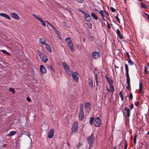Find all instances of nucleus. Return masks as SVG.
I'll return each instance as SVG.
<instances>
[{"label":"nucleus","mask_w":149,"mask_h":149,"mask_svg":"<svg viewBox=\"0 0 149 149\" xmlns=\"http://www.w3.org/2000/svg\"><path fill=\"white\" fill-rule=\"evenodd\" d=\"M64 68L65 71L67 74L69 75H71L72 73L70 69V67L65 62H63L62 64Z\"/></svg>","instance_id":"f257e3e1"},{"label":"nucleus","mask_w":149,"mask_h":149,"mask_svg":"<svg viewBox=\"0 0 149 149\" xmlns=\"http://www.w3.org/2000/svg\"><path fill=\"white\" fill-rule=\"evenodd\" d=\"M38 52L42 61L45 63H46L48 60L47 56L45 55L44 54L41 53L39 50H38Z\"/></svg>","instance_id":"f03ea898"},{"label":"nucleus","mask_w":149,"mask_h":149,"mask_svg":"<svg viewBox=\"0 0 149 149\" xmlns=\"http://www.w3.org/2000/svg\"><path fill=\"white\" fill-rule=\"evenodd\" d=\"M95 139L93 134H92L91 136L87 138V141L89 145H92Z\"/></svg>","instance_id":"7ed1b4c3"},{"label":"nucleus","mask_w":149,"mask_h":149,"mask_svg":"<svg viewBox=\"0 0 149 149\" xmlns=\"http://www.w3.org/2000/svg\"><path fill=\"white\" fill-rule=\"evenodd\" d=\"M32 15L37 20H38L39 21H40L42 24L43 26H45L46 24L45 23V22L40 17H39L38 16L36 15L35 14H33Z\"/></svg>","instance_id":"20e7f679"},{"label":"nucleus","mask_w":149,"mask_h":149,"mask_svg":"<svg viewBox=\"0 0 149 149\" xmlns=\"http://www.w3.org/2000/svg\"><path fill=\"white\" fill-rule=\"evenodd\" d=\"M72 74V78L77 83L79 81V75L77 72H75L73 73Z\"/></svg>","instance_id":"39448f33"},{"label":"nucleus","mask_w":149,"mask_h":149,"mask_svg":"<svg viewBox=\"0 0 149 149\" xmlns=\"http://www.w3.org/2000/svg\"><path fill=\"white\" fill-rule=\"evenodd\" d=\"M92 56L94 59L98 58L100 56V52L97 51H94L92 53Z\"/></svg>","instance_id":"423d86ee"},{"label":"nucleus","mask_w":149,"mask_h":149,"mask_svg":"<svg viewBox=\"0 0 149 149\" xmlns=\"http://www.w3.org/2000/svg\"><path fill=\"white\" fill-rule=\"evenodd\" d=\"M94 124L95 127H99L101 124V120L99 117L96 118L94 122Z\"/></svg>","instance_id":"0eeeda50"},{"label":"nucleus","mask_w":149,"mask_h":149,"mask_svg":"<svg viewBox=\"0 0 149 149\" xmlns=\"http://www.w3.org/2000/svg\"><path fill=\"white\" fill-rule=\"evenodd\" d=\"M78 128V122L77 121L74 122L73 125L72 131L73 132L77 131Z\"/></svg>","instance_id":"6e6552de"},{"label":"nucleus","mask_w":149,"mask_h":149,"mask_svg":"<svg viewBox=\"0 0 149 149\" xmlns=\"http://www.w3.org/2000/svg\"><path fill=\"white\" fill-rule=\"evenodd\" d=\"M109 88L110 89H109L107 86H106V88L107 90V92L110 93L111 94V95L112 96L113 95V92L114 91V87L109 86Z\"/></svg>","instance_id":"1a4fd4ad"},{"label":"nucleus","mask_w":149,"mask_h":149,"mask_svg":"<svg viewBox=\"0 0 149 149\" xmlns=\"http://www.w3.org/2000/svg\"><path fill=\"white\" fill-rule=\"evenodd\" d=\"M91 104L89 102H86L85 104V109L88 112H89L90 110V106Z\"/></svg>","instance_id":"9d476101"},{"label":"nucleus","mask_w":149,"mask_h":149,"mask_svg":"<svg viewBox=\"0 0 149 149\" xmlns=\"http://www.w3.org/2000/svg\"><path fill=\"white\" fill-rule=\"evenodd\" d=\"M106 79L109 84V86H113V81L110 77H108L107 75L105 77Z\"/></svg>","instance_id":"9b49d317"},{"label":"nucleus","mask_w":149,"mask_h":149,"mask_svg":"<svg viewBox=\"0 0 149 149\" xmlns=\"http://www.w3.org/2000/svg\"><path fill=\"white\" fill-rule=\"evenodd\" d=\"M96 10L97 11L98 13L100 15L101 17H102V19L105 21L107 22V21L106 20L105 18L104 15V12L102 10H98L97 9Z\"/></svg>","instance_id":"f8f14e48"},{"label":"nucleus","mask_w":149,"mask_h":149,"mask_svg":"<svg viewBox=\"0 0 149 149\" xmlns=\"http://www.w3.org/2000/svg\"><path fill=\"white\" fill-rule=\"evenodd\" d=\"M54 130L52 128L50 130L49 132L48 137L49 138H52L54 136Z\"/></svg>","instance_id":"ddd939ff"},{"label":"nucleus","mask_w":149,"mask_h":149,"mask_svg":"<svg viewBox=\"0 0 149 149\" xmlns=\"http://www.w3.org/2000/svg\"><path fill=\"white\" fill-rule=\"evenodd\" d=\"M10 15L12 17L15 19L19 20L20 19V17L18 15L15 13H12L10 14Z\"/></svg>","instance_id":"4468645a"},{"label":"nucleus","mask_w":149,"mask_h":149,"mask_svg":"<svg viewBox=\"0 0 149 149\" xmlns=\"http://www.w3.org/2000/svg\"><path fill=\"white\" fill-rule=\"evenodd\" d=\"M79 117L80 120H83L84 118V111H79Z\"/></svg>","instance_id":"2eb2a0df"},{"label":"nucleus","mask_w":149,"mask_h":149,"mask_svg":"<svg viewBox=\"0 0 149 149\" xmlns=\"http://www.w3.org/2000/svg\"><path fill=\"white\" fill-rule=\"evenodd\" d=\"M40 71L42 74H45L47 72V70L44 65H41L40 67Z\"/></svg>","instance_id":"dca6fc26"},{"label":"nucleus","mask_w":149,"mask_h":149,"mask_svg":"<svg viewBox=\"0 0 149 149\" xmlns=\"http://www.w3.org/2000/svg\"><path fill=\"white\" fill-rule=\"evenodd\" d=\"M125 65L126 71V78L130 77L129 74V68L128 66L126 64H125Z\"/></svg>","instance_id":"f3484780"},{"label":"nucleus","mask_w":149,"mask_h":149,"mask_svg":"<svg viewBox=\"0 0 149 149\" xmlns=\"http://www.w3.org/2000/svg\"><path fill=\"white\" fill-rule=\"evenodd\" d=\"M88 84L91 88H92L93 87V81L92 77H89L88 80Z\"/></svg>","instance_id":"a211bd4d"},{"label":"nucleus","mask_w":149,"mask_h":149,"mask_svg":"<svg viewBox=\"0 0 149 149\" xmlns=\"http://www.w3.org/2000/svg\"><path fill=\"white\" fill-rule=\"evenodd\" d=\"M0 16L2 17H4L6 19L10 20L11 19L10 17L8 15L4 13H0Z\"/></svg>","instance_id":"6ab92c4d"},{"label":"nucleus","mask_w":149,"mask_h":149,"mask_svg":"<svg viewBox=\"0 0 149 149\" xmlns=\"http://www.w3.org/2000/svg\"><path fill=\"white\" fill-rule=\"evenodd\" d=\"M68 45L71 50L72 52H74V49L72 42L70 43L69 44H68Z\"/></svg>","instance_id":"aec40b11"},{"label":"nucleus","mask_w":149,"mask_h":149,"mask_svg":"<svg viewBox=\"0 0 149 149\" xmlns=\"http://www.w3.org/2000/svg\"><path fill=\"white\" fill-rule=\"evenodd\" d=\"M126 81L127 85V89H129L130 87V77L126 78Z\"/></svg>","instance_id":"412c9836"},{"label":"nucleus","mask_w":149,"mask_h":149,"mask_svg":"<svg viewBox=\"0 0 149 149\" xmlns=\"http://www.w3.org/2000/svg\"><path fill=\"white\" fill-rule=\"evenodd\" d=\"M84 16L85 20L86 21H90L91 20V18L90 15L88 14H85Z\"/></svg>","instance_id":"4be33fe9"},{"label":"nucleus","mask_w":149,"mask_h":149,"mask_svg":"<svg viewBox=\"0 0 149 149\" xmlns=\"http://www.w3.org/2000/svg\"><path fill=\"white\" fill-rule=\"evenodd\" d=\"M116 33L120 39H121L123 38V37L120 31L118 29H117Z\"/></svg>","instance_id":"5701e85b"},{"label":"nucleus","mask_w":149,"mask_h":149,"mask_svg":"<svg viewBox=\"0 0 149 149\" xmlns=\"http://www.w3.org/2000/svg\"><path fill=\"white\" fill-rule=\"evenodd\" d=\"M40 42L41 43L42 45H46V41H45V39L44 38H40Z\"/></svg>","instance_id":"b1692460"},{"label":"nucleus","mask_w":149,"mask_h":149,"mask_svg":"<svg viewBox=\"0 0 149 149\" xmlns=\"http://www.w3.org/2000/svg\"><path fill=\"white\" fill-rule=\"evenodd\" d=\"M46 45V48L47 50L49 51L50 52H52V49L50 46L48 44H47L45 45Z\"/></svg>","instance_id":"393cba45"},{"label":"nucleus","mask_w":149,"mask_h":149,"mask_svg":"<svg viewBox=\"0 0 149 149\" xmlns=\"http://www.w3.org/2000/svg\"><path fill=\"white\" fill-rule=\"evenodd\" d=\"M65 41L68 43V44H69L70 43H71V42H72V41L71 40L70 37L67 38L65 39Z\"/></svg>","instance_id":"a878e982"},{"label":"nucleus","mask_w":149,"mask_h":149,"mask_svg":"<svg viewBox=\"0 0 149 149\" xmlns=\"http://www.w3.org/2000/svg\"><path fill=\"white\" fill-rule=\"evenodd\" d=\"M139 91L141 93H142V85L141 82H139Z\"/></svg>","instance_id":"bb28decb"},{"label":"nucleus","mask_w":149,"mask_h":149,"mask_svg":"<svg viewBox=\"0 0 149 149\" xmlns=\"http://www.w3.org/2000/svg\"><path fill=\"white\" fill-rule=\"evenodd\" d=\"M87 22L86 23V24L88 28L90 29H91L92 27V25L90 22V21H87Z\"/></svg>","instance_id":"cd10ccee"},{"label":"nucleus","mask_w":149,"mask_h":149,"mask_svg":"<svg viewBox=\"0 0 149 149\" xmlns=\"http://www.w3.org/2000/svg\"><path fill=\"white\" fill-rule=\"evenodd\" d=\"M17 133L16 131H11L7 135L8 136H11L14 135Z\"/></svg>","instance_id":"c85d7f7f"},{"label":"nucleus","mask_w":149,"mask_h":149,"mask_svg":"<svg viewBox=\"0 0 149 149\" xmlns=\"http://www.w3.org/2000/svg\"><path fill=\"white\" fill-rule=\"evenodd\" d=\"M92 17L95 20H97L98 18L97 15L94 13H92L91 14Z\"/></svg>","instance_id":"c756f323"},{"label":"nucleus","mask_w":149,"mask_h":149,"mask_svg":"<svg viewBox=\"0 0 149 149\" xmlns=\"http://www.w3.org/2000/svg\"><path fill=\"white\" fill-rule=\"evenodd\" d=\"M84 105L83 103L80 104L79 111H84Z\"/></svg>","instance_id":"7c9ffc66"},{"label":"nucleus","mask_w":149,"mask_h":149,"mask_svg":"<svg viewBox=\"0 0 149 149\" xmlns=\"http://www.w3.org/2000/svg\"><path fill=\"white\" fill-rule=\"evenodd\" d=\"M94 120V117H91L90 118L89 121V123L92 125H93V122Z\"/></svg>","instance_id":"2f4dec72"},{"label":"nucleus","mask_w":149,"mask_h":149,"mask_svg":"<svg viewBox=\"0 0 149 149\" xmlns=\"http://www.w3.org/2000/svg\"><path fill=\"white\" fill-rule=\"evenodd\" d=\"M141 8L145 9L147 7L145 4H144L143 3H141Z\"/></svg>","instance_id":"473e14b6"},{"label":"nucleus","mask_w":149,"mask_h":149,"mask_svg":"<svg viewBox=\"0 0 149 149\" xmlns=\"http://www.w3.org/2000/svg\"><path fill=\"white\" fill-rule=\"evenodd\" d=\"M127 113L128 117H129L130 116V109H127Z\"/></svg>","instance_id":"72a5a7b5"},{"label":"nucleus","mask_w":149,"mask_h":149,"mask_svg":"<svg viewBox=\"0 0 149 149\" xmlns=\"http://www.w3.org/2000/svg\"><path fill=\"white\" fill-rule=\"evenodd\" d=\"M119 95H120V97L122 101H123L124 100V96L122 94L121 91H120L119 93Z\"/></svg>","instance_id":"f704fd0d"},{"label":"nucleus","mask_w":149,"mask_h":149,"mask_svg":"<svg viewBox=\"0 0 149 149\" xmlns=\"http://www.w3.org/2000/svg\"><path fill=\"white\" fill-rule=\"evenodd\" d=\"M137 137V135L136 134H135L134 135V143L135 144L136 143Z\"/></svg>","instance_id":"c9c22d12"},{"label":"nucleus","mask_w":149,"mask_h":149,"mask_svg":"<svg viewBox=\"0 0 149 149\" xmlns=\"http://www.w3.org/2000/svg\"><path fill=\"white\" fill-rule=\"evenodd\" d=\"M128 62L130 65H133L134 64L133 62L130 59H129L128 60Z\"/></svg>","instance_id":"e433bc0d"},{"label":"nucleus","mask_w":149,"mask_h":149,"mask_svg":"<svg viewBox=\"0 0 149 149\" xmlns=\"http://www.w3.org/2000/svg\"><path fill=\"white\" fill-rule=\"evenodd\" d=\"M1 51L3 53H5L8 55H10V53H8L7 51H6V50H1Z\"/></svg>","instance_id":"4c0bfd02"},{"label":"nucleus","mask_w":149,"mask_h":149,"mask_svg":"<svg viewBox=\"0 0 149 149\" xmlns=\"http://www.w3.org/2000/svg\"><path fill=\"white\" fill-rule=\"evenodd\" d=\"M9 90L12 92L13 94H14L15 92V91L14 89L12 88H10L9 89Z\"/></svg>","instance_id":"58836bf2"},{"label":"nucleus","mask_w":149,"mask_h":149,"mask_svg":"<svg viewBox=\"0 0 149 149\" xmlns=\"http://www.w3.org/2000/svg\"><path fill=\"white\" fill-rule=\"evenodd\" d=\"M54 30H55L56 34L58 36L59 35H60V33L58 31L56 28Z\"/></svg>","instance_id":"ea45409f"},{"label":"nucleus","mask_w":149,"mask_h":149,"mask_svg":"<svg viewBox=\"0 0 149 149\" xmlns=\"http://www.w3.org/2000/svg\"><path fill=\"white\" fill-rule=\"evenodd\" d=\"M115 18L119 23H120V20L118 17V14H117V15L115 17Z\"/></svg>","instance_id":"a19ab883"},{"label":"nucleus","mask_w":149,"mask_h":149,"mask_svg":"<svg viewBox=\"0 0 149 149\" xmlns=\"http://www.w3.org/2000/svg\"><path fill=\"white\" fill-rule=\"evenodd\" d=\"M132 97H133V95H132V93H130V94L129 95V98L131 100H132Z\"/></svg>","instance_id":"79ce46f5"},{"label":"nucleus","mask_w":149,"mask_h":149,"mask_svg":"<svg viewBox=\"0 0 149 149\" xmlns=\"http://www.w3.org/2000/svg\"><path fill=\"white\" fill-rule=\"evenodd\" d=\"M127 142L126 141H125V147L124 149H127Z\"/></svg>","instance_id":"37998d69"},{"label":"nucleus","mask_w":149,"mask_h":149,"mask_svg":"<svg viewBox=\"0 0 149 149\" xmlns=\"http://www.w3.org/2000/svg\"><path fill=\"white\" fill-rule=\"evenodd\" d=\"M94 74H95V79H96V81H98L97 75V74H95V73H94Z\"/></svg>","instance_id":"c03bdc74"},{"label":"nucleus","mask_w":149,"mask_h":149,"mask_svg":"<svg viewBox=\"0 0 149 149\" xmlns=\"http://www.w3.org/2000/svg\"><path fill=\"white\" fill-rule=\"evenodd\" d=\"M107 28L109 29H110L111 28V26H110V24L108 22H107Z\"/></svg>","instance_id":"a18cd8bd"},{"label":"nucleus","mask_w":149,"mask_h":149,"mask_svg":"<svg viewBox=\"0 0 149 149\" xmlns=\"http://www.w3.org/2000/svg\"><path fill=\"white\" fill-rule=\"evenodd\" d=\"M26 100L28 102H30L31 101V98L29 97H27Z\"/></svg>","instance_id":"49530a36"},{"label":"nucleus","mask_w":149,"mask_h":149,"mask_svg":"<svg viewBox=\"0 0 149 149\" xmlns=\"http://www.w3.org/2000/svg\"><path fill=\"white\" fill-rule=\"evenodd\" d=\"M110 8L112 12H114L116 11V9H115L114 8H113L111 7Z\"/></svg>","instance_id":"de8ad7c7"},{"label":"nucleus","mask_w":149,"mask_h":149,"mask_svg":"<svg viewBox=\"0 0 149 149\" xmlns=\"http://www.w3.org/2000/svg\"><path fill=\"white\" fill-rule=\"evenodd\" d=\"M82 146V145L81 143H79L77 146V148H79Z\"/></svg>","instance_id":"09e8293b"},{"label":"nucleus","mask_w":149,"mask_h":149,"mask_svg":"<svg viewBox=\"0 0 149 149\" xmlns=\"http://www.w3.org/2000/svg\"><path fill=\"white\" fill-rule=\"evenodd\" d=\"M49 25L51 27H52L54 30L56 28L54 27L52 25L51 23L49 24Z\"/></svg>","instance_id":"8fccbe9b"},{"label":"nucleus","mask_w":149,"mask_h":149,"mask_svg":"<svg viewBox=\"0 0 149 149\" xmlns=\"http://www.w3.org/2000/svg\"><path fill=\"white\" fill-rule=\"evenodd\" d=\"M134 105L132 103V104L130 106V110L132 109L133 108Z\"/></svg>","instance_id":"3c124183"},{"label":"nucleus","mask_w":149,"mask_h":149,"mask_svg":"<svg viewBox=\"0 0 149 149\" xmlns=\"http://www.w3.org/2000/svg\"><path fill=\"white\" fill-rule=\"evenodd\" d=\"M78 2L79 3H82L84 1V0H77Z\"/></svg>","instance_id":"603ef678"},{"label":"nucleus","mask_w":149,"mask_h":149,"mask_svg":"<svg viewBox=\"0 0 149 149\" xmlns=\"http://www.w3.org/2000/svg\"><path fill=\"white\" fill-rule=\"evenodd\" d=\"M139 104V102H136L135 103V105L136 106H137Z\"/></svg>","instance_id":"864d4df0"},{"label":"nucleus","mask_w":149,"mask_h":149,"mask_svg":"<svg viewBox=\"0 0 149 149\" xmlns=\"http://www.w3.org/2000/svg\"><path fill=\"white\" fill-rule=\"evenodd\" d=\"M49 68L51 70H53V71L54 72V70L53 69V68L52 67V65H50L49 66Z\"/></svg>","instance_id":"5fc2aeb1"},{"label":"nucleus","mask_w":149,"mask_h":149,"mask_svg":"<svg viewBox=\"0 0 149 149\" xmlns=\"http://www.w3.org/2000/svg\"><path fill=\"white\" fill-rule=\"evenodd\" d=\"M81 11L82 12V13H83L84 16H85L86 15L85 14H87V13H86L83 10H81Z\"/></svg>","instance_id":"6e6d98bb"},{"label":"nucleus","mask_w":149,"mask_h":149,"mask_svg":"<svg viewBox=\"0 0 149 149\" xmlns=\"http://www.w3.org/2000/svg\"><path fill=\"white\" fill-rule=\"evenodd\" d=\"M104 13H106L107 15H109L108 13V12H107L106 10L104 11Z\"/></svg>","instance_id":"4d7b16f0"},{"label":"nucleus","mask_w":149,"mask_h":149,"mask_svg":"<svg viewBox=\"0 0 149 149\" xmlns=\"http://www.w3.org/2000/svg\"><path fill=\"white\" fill-rule=\"evenodd\" d=\"M145 14L147 15V17L148 19L149 20V15L147 14Z\"/></svg>","instance_id":"13d9d810"},{"label":"nucleus","mask_w":149,"mask_h":149,"mask_svg":"<svg viewBox=\"0 0 149 149\" xmlns=\"http://www.w3.org/2000/svg\"><path fill=\"white\" fill-rule=\"evenodd\" d=\"M127 56H128V57L129 58V59H130V55H129V53H128V52L127 53Z\"/></svg>","instance_id":"bf43d9fd"},{"label":"nucleus","mask_w":149,"mask_h":149,"mask_svg":"<svg viewBox=\"0 0 149 149\" xmlns=\"http://www.w3.org/2000/svg\"><path fill=\"white\" fill-rule=\"evenodd\" d=\"M96 86H98V81H96Z\"/></svg>","instance_id":"052dcab7"},{"label":"nucleus","mask_w":149,"mask_h":149,"mask_svg":"<svg viewBox=\"0 0 149 149\" xmlns=\"http://www.w3.org/2000/svg\"><path fill=\"white\" fill-rule=\"evenodd\" d=\"M86 39L85 38H83V42H84L85 41Z\"/></svg>","instance_id":"680f3d73"},{"label":"nucleus","mask_w":149,"mask_h":149,"mask_svg":"<svg viewBox=\"0 0 149 149\" xmlns=\"http://www.w3.org/2000/svg\"><path fill=\"white\" fill-rule=\"evenodd\" d=\"M45 22H46L48 24H49H49H50V23H49V22L48 21H47V20L45 21Z\"/></svg>","instance_id":"e2e57ef3"},{"label":"nucleus","mask_w":149,"mask_h":149,"mask_svg":"<svg viewBox=\"0 0 149 149\" xmlns=\"http://www.w3.org/2000/svg\"><path fill=\"white\" fill-rule=\"evenodd\" d=\"M67 144H68V146L69 147H70V144L69 143H67Z\"/></svg>","instance_id":"0e129e2a"},{"label":"nucleus","mask_w":149,"mask_h":149,"mask_svg":"<svg viewBox=\"0 0 149 149\" xmlns=\"http://www.w3.org/2000/svg\"><path fill=\"white\" fill-rule=\"evenodd\" d=\"M90 145V146H89V149H90L92 147V145Z\"/></svg>","instance_id":"69168bd1"},{"label":"nucleus","mask_w":149,"mask_h":149,"mask_svg":"<svg viewBox=\"0 0 149 149\" xmlns=\"http://www.w3.org/2000/svg\"><path fill=\"white\" fill-rule=\"evenodd\" d=\"M113 149H116V146H115V147H114V148H113Z\"/></svg>","instance_id":"338daca9"},{"label":"nucleus","mask_w":149,"mask_h":149,"mask_svg":"<svg viewBox=\"0 0 149 149\" xmlns=\"http://www.w3.org/2000/svg\"><path fill=\"white\" fill-rule=\"evenodd\" d=\"M147 134L148 135H149V131L148 132Z\"/></svg>","instance_id":"774afa93"}]
</instances>
